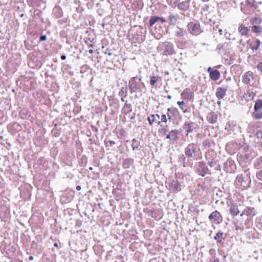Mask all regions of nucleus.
<instances>
[{
    "instance_id": "obj_1",
    "label": "nucleus",
    "mask_w": 262,
    "mask_h": 262,
    "mask_svg": "<svg viewBox=\"0 0 262 262\" xmlns=\"http://www.w3.org/2000/svg\"><path fill=\"white\" fill-rule=\"evenodd\" d=\"M209 219L213 220V222H216L217 223H220L222 220L220 213L216 211L212 212L210 215Z\"/></svg>"
},
{
    "instance_id": "obj_2",
    "label": "nucleus",
    "mask_w": 262,
    "mask_h": 262,
    "mask_svg": "<svg viewBox=\"0 0 262 262\" xmlns=\"http://www.w3.org/2000/svg\"><path fill=\"white\" fill-rule=\"evenodd\" d=\"M221 76L220 72L217 70H214L210 72V77L212 80H217Z\"/></svg>"
},
{
    "instance_id": "obj_3",
    "label": "nucleus",
    "mask_w": 262,
    "mask_h": 262,
    "mask_svg": "<svg viewBox=\"0 0 262 262\" xmlns=\"http://www.w3.org/2000/svg\"><path fill=\"white\" fill-rule=\"evenodd\" d=\"M238 31L242 35H246L249 32V29L244 25H241L238 28Z\"/></svg>"
},
{
    "instance_id": "obj_4",
    "label": "nucleus",
    "mask_w": 262,
    "mask_h": 262,
    "mask_svg": "<svg viewBox=\"0 0 262 262\" xmlns=\"http://www.w3.org/2000/svg\"><path fill=\"white\" fill-rule=\"evenodd\" d=\"M160 119V116L158 114L152 115L148 117V120L150 124H152L154 122L158 121Z\"/></svg>"
},
{
    "instance_id": "obj_5",
    "label": "nucleus",
    "mask_w": 262,
    "mask_h": 262,
    "mask_svg": "<svg viewBox=\"0 0 262 262\" xmlns=\"http://www.w3.org/2000/svg\"><path fill=\"white\" fill-rule=\"evenodd\" d=\"M165 53L168 55L172 54L173 53V49L171 44L168 43L166 45Z\"/></svg>"
},
{
    "instance_id": "obj_6",
    "label": "nucleus",
    "mask_w": 262,
    "mask_h": 262,
    "mask_svg": "<svg viewBox=\"0 0 262 262\" xmlns=\"http://www.w3.org/2000/svg\"><path fill=\"white\" fill-rule=\"evenodd\" d=\"M226 94V92L222 89H219L216 92V96L220 99L223 98Z\"/></svg>"
},
{
    "instance_id": "obj_7",
    "label": "nucleus",
    "mask_w": 262,
    "mask_h": 262,
    "mask_svg": "<svg viewBox=\"0 0 262 262\" xmlns=\"http://www.w3.org/2000/svg\"><path fill=\"white\" fill-rule=\"evenodd\" d=\"M161 21L162 22H164L165 20L163 19L162 18L158 17H154L151 18L150 20V26H152L154 25L156 23Z\"/></svg>"
},
{
    "instance_id": "obj_8",
    "label": "nucleus",
    "mask_w": 262,
    "mask_h": 262,
    "mask_svg": "<svg viewBox=\"0 0 262 262\" xmlns=\"http://www.w3.org/2000/svg\"><path fill=\"white\" fill-rule=\"evenodd\" d=\"M255 111L261 110H262V101L259 100L257 101L254 105Z\"/></svg>"
},
{
    "instance_id": "obj_9",
    "label": "nucleus",
    "mask_w": 262,
    "mask_h": 262,
    "mask_svg": "<svg viewBox=\"0 0 262 262\" xmlns=\"http://www.w3.org/2000/svg\"><path fill=\"white\" fill-rule=\"evenodd\" d=\"M251 78V75L249 73L245 74L243 76V81L246 83H248Z\"/></svg>"
},
{
    "instance_id": "obj_10",
    "label": "nucleus",
    "mask_w": 262,
    "mask_h": 262,
    "mask_svg": "<svg viewBox=\"0 0 262 262\" xmlns=\"http://www.w3.org/2000/svg\"><path fill=\"white\" fill-rule=\"evenodd\" d=\"M253 116L256 119H260L262 118V111H255V112L253 113Z\"/></svg>"
},
{
    "instance_id": "obj_11",
    "label": "nucleus",
    "mask_w": 262,
    "mask_h": 262,
    "mask_svg": "<svg viewBox=\"0 0 262 262\" xmlns=\"http://www.w3.org/2000/svg\"><path fill=\"white\" fill-rule=\"evenodd\" d=\"M252 30L253 32L255 33H260L262 31V28L260 26H257L256 25H254L252 28Z\"/></svg>"
},
{
    "instance_id": "obj_12",
    "label": "nucleus",
    "mask_w": 262,
    "mask_h": 262,
    "mask_svg": "<svg viewBox=\"0 0 262 262\" xmlns=\"http://www.w3.org/2000/svg\"><path fill=\"white\" fill-rule=\"evenodd\" d=\"M159 77L157 76H152L150 77V84L151 85H154L155 83L158 80Z\"/></svg>"
},
{
    "instance_id": "obj_13",
    "label": "nucleus",
    "mask_w": 262,
    "mask_h": 262,
    "mask_svg": "<svg viewBox=\"0 0 262 262\" xmlns=\"http://www.w3.org/2000/svg\"><path fill=\"white\" fill-rule=\"evenodd\" d=\"M251 21L253 24H259L261 22V19L259 17H253L251 19Z\"/></svg>"
},
{
    "instance_id": "obj_14",
    "label": "nucleus",
    "mask_w": 262,
    "mask_h": 262,
    "mask_svg": "<svg viewBox=\"0 0 262 262\" xmlns=\"http://www.w3.org/2000/svg\"><path fill=\"white\" fill-rule=\"evenodd\" d=\"M161 121L162 122H167V117L165 115H162L161 118Z\"/></svg>"
},
{
    "instance_id": "obj_15",
    "label": "nucleus",
    "mask_w": 262,
    "mask_h": 262,
    "mask_svg": "<svg viewBox=\"0 0 262 262\" xmlns=\"http://www.w3.org/2000/svg\"><path fill=\"white\" fill-rule=\"evenodd\" d=\"M231 213L234 215H236L238 213V211L237 210L236 208H232L231 210Z\"/></svg>"
},
{
    "instance_id": "obj_16",
    "label": "nucleus",
    "mask_w": 262,
    "mask_h": 262,
    "mask_svg": "<svg viewBox=\"0 0 262 262\" xmlns=\"http://www.w3.org/2000/svg\"><path fill=\"white\" fill-rule=\"evenodd\" d=\"M256 45L255 49L256 50L258 48V47L260 46V41L259 40L257 39V40H256Z\"/></svg>"
},
{
    "instance_id": "obj_17",
    "label": "nucleus",
    "mask_w": 262,
    "mask_h": 262,
    "mask_svg": "<svg viewBox=\"0 0 262 262\" xmlns=\"http://www.w3.org/2000/svg\"><path fill=\"white\" fill-rule=\"evenodd\" d=\"M40 40L45 41L47 39V36L46 35H42L40 36Z\"/></svg>"
},
{
    "instance_id": "obj_18",
    "label": "nucleus",
    "mask_w": 262,
    "mask_h": 262,
    "mask_svg": "<svg viewBox=\"0 0 262 262\" xmlns=\"http://www.w3.org/2000/svg\"><path fill=\"white\" fill-rule=\"evenodd\" d=\"M257 69L262 71V63H259V64L257 65Z\"/></svg>"
},
{
    "instance_id": "obj_19",
    "label": "nucleus",
    "mask_w": 262,
    "mask_h": 262,
    "mask_svg": "<svg viewBox=\"0 0 262 262\" xmlns=\"http://www.w3.org/2000/svg\"><path fill=\"white\" fill-rule=\"evenodd\" d=\"M257 136L258 138H262V132H257Z\"/></svg>"
},
{
    "instance_id": "obj_20",
    "label": "nucleus",
    "mask_w": 262,
    "mask_h": 262,
    "mask_svg": "<svg viewBox=\"0 0 262 262\" xmlns=\"http://www.w3.org/2000/svg\"><path fill=\"white\" fill-rule=\"evenodd\" d=\"M177 104H178L179 105L181 106V105H183V104H184V101H178V102H177Z\"/></svg>"
},
{
    "instance_id": "obj_21",
    "label": "nucleus",
    "mask_w": 262,
    "mask_h": 262,
    "mask_svg": "<svg viewBox=\"0 0 262 262\" xmlns=\"http://www.w3.org/2000/svg\"><path fill=\"white\" fill-rule=\"evenodd\" d=\"M188 93L187 91H185V92H184L182 94V97H185V95L186 94V93Z\"/></svg>"
},
{
    "instance_id": "obj_22",
    "label": "nucleus",
    "mask_w": 262,
    "mask_h": 262,
    "mask_svg": "<svg viewBox=\"0 0 262 262\" xmlns=\"http://www.w3.org/2000/svg\"><path fill=\"white\" fill-rule=\"evenodd\" d=\"M81 186H77L76 187V189H77L78 191L80 190H81Z\"/></svg>"
},
{
    "instance_id": "obj_23",
    "label": "nucleus",
    "mask_w": 262,
    "mask_h": 262,
    "mask_svg": "<svg viewBox=\"0 0 262 262\" xmlns=\"http://www.w3.org/2000/svg\"><path fill=\"white\" fill-rule=\"evenodd\" d=\"M211 262H219V260L218 259H214Z\"/></svg>"
},
{
    "instance_id": "obj_24",
    "label": "nucleus",
    "mask_w": 262,
    "mask_h": 262,
    "mask_svg": "<svg viewBox=\"0 0 262 262\" xmlns=\"http://www.w3.org/2000/svg\"><path fill=\"white\" fill-rule=\"evenodd\" d=\"M66 58V56L65 55H62V56H61V59L62 60H64Z\"/></svg>"
},
{
    "instance_id": "obj_25",
    "label": "nucleus",
    "mask_w": 262,
    "mask_h": 262,
    "mask_svg": "<svg viewBox=\"0 0 262 262\" xmlns=\"http://www.w3.org/2000/svg\"><path fill=\"white\" fill-rule=\"evenodd\" d=\"M208 72H209L210 74V72H212V71H211V68L210 67H209L208 69V70H207Z\"/></svg>"
},
{
    "instance_id": "obj_26",
    "label": "nucleus",
    "mask_w": 262,
    "mask_h": 262,
    "mask_svg": "<svg viewBox=\"0 0 262 262\" xmlns=\"http://www.w3.org/2000/svg\"><path fill=\"white\" fill-rule=\"evenodd\" d=\"M219 32L220 35H222L223 34V31L222 29H220Z\"/></svg>"
},
{
    "instance_id": "obj_27",
    "label": "nucleus",
    "mask_w": 262,
    "mask_h": 262,
    "mask_svg": "<svg viewBox=\"0 0 262 262\" xmlns=\"http://www.w3.org/2000/svg\"><path fill=\"white\" fill-rule=\"evenodd\" d=\"M222 234H223V233H217V234H216V236H219L220 235H221H221H222Z\"/></svg>"
},
{
    "instance_id": "obj_28",
    "label": "nucleus",
    "mask_w": 262,
    "mask_h": 262,
    "mask_svg": "<svg viewBox=\"0 0 262 262\" xmlns=\"http://www.w3.org/2000/svg\"><path fill=\"white\" fill-rule=\"evenodd\" d=\"M167 98L168 99H171V95H168L167 96Z\"/></svg>"
},
{
    "instance_id": "obj_29",
    "label": "nucleus",
    "mask_w": 262,
    "mask_h": 262,
    "mask_svg": "<svg viewBox=\"0 0 262 262\" xmlns=\"http://www.w3.org/2000/svg\"><path fill=\"white\" fill-rule=\"evenodd\" d=\"M89 52H90V53H92L93 52V50H90L89 51Z\"/></svg>"
},
{
    "instance_id": "obj_30",
    "label": "nucleus",
    "mask_w": 262,
    "mask_h": 262,
    "mask_svg": "<svg viewBox=\"0 0 262 262\" xmlns=\"http://www.w3.org/2000/svg\"><path fill=\"white\" fill-rule=\"evenodd\" d=\"M29 259H30V260L33 259V257H32V256H30V257H29Z\"/></svg>"
},
{
    "instance_id": "obj_31",
    "label": "nucleus",
    "mask_w": 262,
    "mask_h": 262,
    "mask_svg": "<svg viewBox=\"0 0 262 262\" xmlns=\"http://www.w3.org/2000/svg\"><path fill=\"white\" fill-rule=\"evenodd\" d=\"M54 246H55V247H57V246H58L57 244L55 243V244H54Z\"/></svg>"
},
{
    "instance_id": "obj_32",
    "label": "nucleus",
    "mask_w": 262,
    "mask_h": 262,
    "mask_svg": "<svg viewBox=\"0 0 262 262\" xmlns=\"http://www.w3.org/2000/svg\"><path fill=\"white\" fill-rule=\"evenodd\" d=\"M165 73H166V74H167V75H168V74H169V72H166Z\"/></svg>"
},
{
    "instance_id": "obj_33",
    "label": "nucleus",
    "mask_w": 262,
    "mask_h": 262,
    "mask_svg": "<svg viewBox=\"0 0 262 262\" xmlns=\"http://www.w3.org/2000/svg\"><path fill=\"white\" fill-rule=\"evenodd\" d=\"M254 47H251L252 49H253V50L254 49Z\"/></svg>"
},
{
    "instance_id": "obj_34",
    "label": "nucleus",
    "mask_w": 262,
    "mask_h": 262,
    "mask_svg": "<svg viewBox=\"0 0 262 262\" xmlns=\"http://www.w3.org/2000/svg\"><path fill=\"white\" fill-rule=\"evenodd\" d=\"M167 138H169V136H167Z\"/></svg>"
}]
</instances>
